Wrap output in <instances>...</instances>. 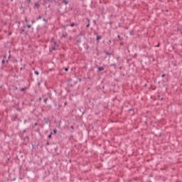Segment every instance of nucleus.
I'll return each mask as SVG.
<instances>
[{
  "label": "nucleus",
  "mask_w": 182,
  "mask_h": 182,
  "mask_svg": "<svg viewBox=\"0 0 182 182\" xmlns=\"http://www.w3.org/2000/svg\"><path fill=\"white\" fill-rule=\"evenodd\" d=\"M53 45H55V46L52 48V50H56L58 49V44L55 42H53Z\"/></svg>",
  "instance_id": "nucleus-1"
},
{
  "label": "nucleus",
  "mask_w": 182,
  "mask_h": 182,
  "mask_svg": "<svg viewBox=\"0 0 182 182\" xmlns=\"http://www.w3.org/2000/svg\"><path fill=\"white\" fill-rule=\"evenodd\" d=\"M104 70H105V68H103V67H100V68H99V70H100V71Z\"/></svg>",
  "instance_id": "nucleus-2"
},
{
  "label": "nucleus",
  "mask_w": 182,
  "mask_h": 182,
  "mask_svg": "<svg viewBox=\"0 0 182 182\" xmlns=\"http://www.w3.org/2000/svg\"><path fill=\"white\" fill-rule=\"evenodd\" d=\"M28 26V28H32V26H31V24H28V26Z\"/></svg>",
  "instance_id": "nucleus-3"
},
{
  "label": "nucleus",
  "mask_w": 182,
  "mask_h": 182,
  "mask_svg": "<svg viewBox=\"0 0 182 182\" xmlns=\"http://www.w3.org/2000/svg\"><path fill=\"white\" fill-rule=\"evenodd\" d=\"M53 132H54L55 134H56V133H58V130H56V129H54Z\"/></svg>",
  "instance_id": "nucleus-4"
},
{
  "label": "nucleus",
  "mask_w": 182,
  "mask_h": 182,
  "mask_svg": "<svg viewBox=\"0 0 182 182\" xmlns=\"http://www.w3.org/2000/svg\"><path fill=\"white\" fill-rule=\"evenodd\" d=\"M25 21H26V23H29V21H28L27 18H26Z\"/></svg>",
  "instance_id": "nucleus-5"
},
{
  "label": "nucleus",
  "mask_w": 182,
  "mask_h": 182,
  "mask_svg": "<svg viewBox=\"0 0 182 182\" xmlns=\"http://www.w3.org/2000/svg\"><path fill=\"white\" fill-rule=\"evenodd\" d=\"M35 74H36V75H39V72L35 71Z\"/></svg>",
  "instance_id": "nucleus-6"
},
{
  "label": "nucleus",
  "mask_w": 182,
  "mask_h": 182,
  "mask_svg": "<svg viewBox=\"0 0 182 182\" xmlns=\"http://www.w3.org/2000/svg\"><path fill=\"white\" fill-rule=\"evenodd\" d=\"M52 137V133L48 136V139H50Z\"/></svg>",
  "instance_id": "nucleus-7"
},
{
  "label": "nucleus",
  "mask_w": 182,
  "mask_h": 182,
  "mask_svg": "<svg viewBox=\"0 0 182 182\" xmlns=\"http://www.w3.org/2000/svg\"><path fill=\"white\" fill-rule=\"evenodd\" d=\"M36 6H37V8H39V4H36Z\"/></svg>",
  "instance_id": "nucleus-8"
},
{
  "label": "nucleus",
  "mask_w": 182,
  "mask_h": 182,
  "mask_svg": "<svg viewBox=\"0 0 182 182\" xmlns=\"http://www.w3.org/2000/svg\"><path fill=\"white\" fill-rule=\"evenodd\" d=\"M97 41H100V39H102V38H100V36H98V37L97 38Z\"/></svg>",
  "instance_id": "nucleus-9"
},
{
  "label": "nucleus",
  "mask_w": 182,
  "mask_h": 182,
  "mask_svg": "<svg viewBox=\"0 0 182 182\" xmlns=\"http://www.w3.org/2000/svg\"><path fill=\"white\" fill-rule=\"evenodd\" d=\"M71 26H72V28H73V26H75V23H71Z\"/></svg>",
  "instance_id": "nucleus-10"
},
{
  "label": "nucleus",
  "mask_w": 182,
  "mask_h": 182,
  "mask_svg": "<svg viewBox=\"0 0 182 182\" xmlns=\"http://www.w3.org/2000/svg\"><path fill=\"white\" fill-rule=\"evenodd\" d=\"M90 26V23H88L87 25V28H89Z\"/></svg>",
  "instance_id": "nucleus-11"
},
{
  "label": "nucleus",
  "mask_w": 182,
  "mask_h": 182,
  "mask_svg": "<svg viewBox=\"0 0 182 182\" xmlns=\"http://www.w3.org/2000/svg\"><path fill=\"white\" fill-rule=\"evenodd\" d=\"M69 70V68H65V72H68Z\"/></svg>",
  "instance_id": "nucleus-12"
},
{
  "label": "nucleus",
  "mask_w": 182,
  "mask_h": 182,
  "mask_svg": "<svg viewBox=\"0 0 182 182\" xmlns=\"http://www.w3.org/2000/svg\"><path fill=\"white\" fill-rule=\"evenodd\" d=\"M166 76V74L162 75V77H164Z\"/></svg>",
  "instance_id": "nucleus-13"
},
{
  "label": "nucleus",
  "mask_w": 182,
  "mask_h": 182,
  "mask_svg": "<svg viewBox=\"0 0 182 182\" xmlns=\"http://www.w3.org/2000/svg\"><path fill=\"white\" fill-rule=\"evenodd\" d=\"M38 19H42V17L39 16V17H38Z\"/></svg>",
  "instance_id": "nucleus-14"
},
{
  "label": "nucleus",
  "mask_w": 182,
  "mask_h": 182,
  "mask_svg": "<svg viewBox=\"0 0 182 182\" xmlns=\"http://www.w3.org/2000/svg\"><path fill=\"white\" fill-rule=\"evenodd\" d=\"M26 88H22L21 90H25Z\"/></svg>",
  "instance_id": "nucleus-15"
},
{
  "label": "nucleus",
  "mask_w": 182,
  "mask_h": 182,
  "mask_svg": "<svg viewBox=\"0 0 182 182\" xmlns=\"http://www.w3.org/2000/svg\"><path fill=\"white\" fill-rule=\"evenodd\" d=\"M32 23H35V21H32Z\"/></svg>",
  "instance_id": "nucleus-16"
},
{
  "label": "nucleus",
  "mask_w": 182,
  "mask_h": 182,
  "mask_svg": "<svg viewBox=\"0 0 182 182\" xmlns=\"http://www.w3.org/2000/svg\"><path fill=\"white\" fill-rule=\"evenodd\" d=\"M118 38H120V36H118Z\"/></svg>",
  "instance_id": "nucleus-17"
},
{
  "label": "nucleus",
  "mask_w": 182,
  "mask_h": 182,
  "mask_svg": "<svg viewBox=\"0 0 182 182\" xmlns=\"http://www.w3.org/2000/svg\"><path fill=\"white\" fill-rule=\"evenodd\" d=\"M43 21H46V19H43Z\"/></svg>",
  "instance_id": "nucleus-18"
}]
</instances>
